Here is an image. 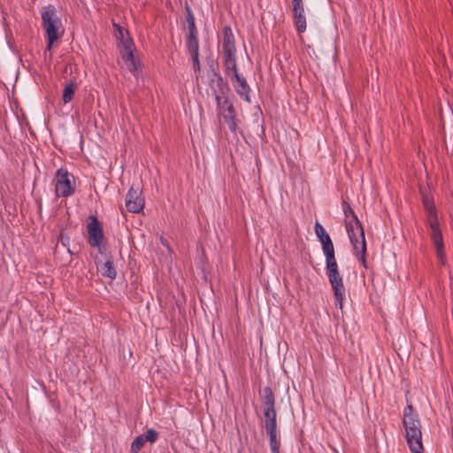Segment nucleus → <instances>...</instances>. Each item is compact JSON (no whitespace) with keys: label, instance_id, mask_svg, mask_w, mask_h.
Wrapping results in <instances>:
<instances>
[{"label":"nucleus","instance_id":"f257e3e1","mask_svg":"<svg viewBox=\"0 0 453 453\" xmlns=\"http://www.w3.org/2000/svg\"><path fill=\"white\" fill-rule=\"evenodd\" d=\"M222 54L226 73L231 76L233 85L237 94L245 101L250 102V87L245 78L240 76L238 73L234 37L229 27H225L223 29Z\"/></svg>","mask_w":453,"mask_h":453},{"label":"nucleus","instance_id":"f03ea898","mask_svg":"<svg viewBox=\"0 0 453 453\" xmlns=\"http://www.w3.org/2000/svg\"><path fill=\"white\" fill-rule=\"evenodd\" d=\"M403 423L405 429L406 441L412 453H423L421 425L411 405L403 411Z\"/></svg>","mask_w":453,"mask_h":453},{"label":"nucleus","instance_id":"7ed1b4c3","mask_svg":"<svg viewBox=\"0 0 453 453\" xmlns=\"http://www.w3.org/2000/svg\"><path fill=\"white\" fill-rule=\"evenodd\" d=\"M42 25L47 35L46 50H50L61 36L62 23L55 6L49 4L42 8Z\"/></svg>","mask_w":453,"mask_h":453},{"label":"nucleus","instance_id":"20e7f679","mask_svg":"<svg viewBox=\"0 0 453 453\" xmlns=\"http://www.w3.org/2000/svg\"><path fill=\"white\" fill-rule=\"evenodd\" d=\"M54 185L58 197H68L75 192L74 176L63 168L56 172Z\"/></svg>","mask_w":453,"mask_h":453},{"label":"nucleus","instance_id":"39448f33","mask_svg":"<svg viewBox=\"0 0 453 453\" xmlns=\"http://www.w3.org/2000/svg\"><path fill=\"white\" fill-rule=\"evenodd\" d=\"M326 269L329 282L334 290L336 305L342 309L345 288L343 286L342 278L338 271L337 263L334 262L326 264Z\"/></svg>","mask_w":453,"mask_h":453},{"label":"nucleus","instance_id":"423d86ee","mask_svg":"<svg viewBox=\"0 0 453 453\" xmlns=\"http://www.w3.org/2000/svg\"><path fill=\"white\" fill-rule=\"evenodd\" d=\"M215 99L217 102L219 115L224 119L229 129L232 132H234L237 128V123L232 103L225 96L217 95Z\"/></svg>","mask_w":453,"mask_h":453},{"label":"nucleus","instance_id":"0eeeda50","mask_svg":"<svg viewBox=\"0 0 453 453\" xmlns=\"http://www.w3.org/2000/svg\"><path fill=\"white\" fill-rule=\"evenodd\" d=\"M349 241L352 244L353 253L357 258L366 267V242L363 227H356V230L348 233Z\"/></svg>","mask_w":453,"mask_h":453},{"label":"nucleus","instance_id":"6e6552de","mask_svg":"<svg viewBox=\"0 0 453 453\" xmlns=\"http://www.w3.org/2000/svg\"><path fill=\"white\" fill-rule=\"evenodd\" d=\"M428 225L432 231V240L436 249L437 257L441 260V264L445 263V253L443 250V241L441 233L439 229V221L434 212L427 214Z\"/></svg>","mask_w":453,"mask_h":453},{"label":"nucleus","instance_id":"1a4fd4ad","mask_svg":"<svg viewBox=\"0 0 453 453\" xmlns=\"http://www.w3.org/2000/svg\"><path fill=\"white\" fill-rule=\"evenodd\" d=\"M120 46V51L122 55V58L124 59L127 67L131 72L136 71V62L134 57V44L132 41V39L129 36H127V38H122V40L119 42Z\"/></svg>","mask_w":453,"mask_h":453},{"label":"nucleus","instance_id":"9d476101","mask_svg":"<svg viewBox=\"0 0 453 453\" xmlns=\"http://www.w3.org/2000/svg\"><path fill=\"white\" fill-rule=\"evenodd\" d=\"M87 227L89 244L92 247L98 248L101 252V243L104 239V233L98 219L95 216H90Z\"/></svg>","mask_w":453,"mask_h":453},{"label":"nucleus","instance_id":"9b49d317","mask_svg":"<svg viewBox=\"0 0 453 453\" xmlns=\"http://www.w3.org/2000/svg\"><path fill=\"white\" fill-rule=\"evenodd\" d=\"M144 206V199L141 197V190L131 187L126 196V207L128 211L139 213Z\"/></svg>","mask_w":453,"mask_h":453},{"label":"nucleus","instance_id":"f8f14e48","mask_svg":"<svg viewBox=\"0 0 453 453\" xmlns=\"http://www.w3.org/2000/svg\"><path fill=\"white\" fill-rule=\"evenodd\" d=\"M293 6V18L296 30L299 34L306 30V19L303 0H291Z\"/></svg>","mask_w":453,"mask_h":453},{"label":"nucleus","instance_id":"ddd939ff","mask_svg":"<svg viewBox=\"0 0 453 453\" xmlns=\"http://www.w3.org/2000/svg\"><path fill=\"white\" fill-rule=\"evenodd\" d=\"M158 438V433L154 429H149L145 434L137 436L131 444V453H138L144 444L149 441L154 443Z\"/></svg>","mask_w":453,"mask_h":453},{"label":"nucleus","instance_id":"4468645a","mask_svg":"<svg viewBox=\"0 0 453 453\" xmlns=\"http://www.w3.org/2000/svg\"><path fill=\"white\" fill-rule=\"evenodd\" d=\"M265 415V428L267 433H274L277 432V424H276V411L269 410L264 411Z\"/></svg>","mask_w":453,"mask_h":453},{"label":"nucleus","instance_id":"2eb2a0df","mask_svg":"<svg viewBox=\"0 0 453 453\" xmlns=\"http://www.w3.org/2000/svg\"><path fill=\"white\" fill-rule=\"evenodd\" d=\"M322 250L324 252V255L326 257V264H330L336 262L335 257H334V249L332 242V240H326L322 242Z\"/></svg>","mask_w":453,"mask_h":453},{"label":"nucleus","instance_id":"dca6fc26","mask_svg":"<svg viewBox=\"0 0 453 453\" xmlns=\"http://www.w3.org/2000/svg\"><path fill=\"white\" fill-rule=\"evenodd\" d=\"M263 409L264 411L275 410L274 396L270 388H265L264 389Z\"/></svg>","mask_w":453,"mask_h":453},{"label":"nucleus","instance_id":"f3484780","mask_svg":"<svg viewBox=\"0 0 453 453\" xmlns=\"http://www.w3.org/2000/svg\"><path fill=\"white\" fill-rule=\"evenodd\" d=\"M102 274L111 280H113L117 276V272L113 266L111 260H107L101 267Z\"/></svg>","mask_w":453,"mask_h":453},{"label":"nucleus","instance_id":"a211bd4d","mask_svg":"<svg viewBox=\"0 0 453 453\" xmlns=\"http://www.w3.org/2000/svg\"><path fill=\"white\" fill-rule=\"evenodd\" d=\"M187 46L190 55L199 54V44L196 35L188 36Z\"/></svg>","mask_w":453,"mask_h":453},{"label":"nucleus","instance_id":"6ab92c4d","mask_svg":"<svg viewBox=\"0 0 453 453\" xmlns=\"http://www.w3.org/2000/svg\"><path fill=\"white\" fill-rule=\"evenodd\" d=\"M75 87L76 86L73 82H71L70 84L65 87L62 97L63 103L65 104L72 101L75 93Z\"/></svg>","mask_w":453,"mask_h":453},{"label":"nucleus","instance_id":"aec40b11","mask_svg":"<svg viewBox=\"0 0 453 453\" xmlns=\"http://www.w3.org/2000/svg\"><path fill=\"white\" fill-rule=\"evenodd\" d=\"M347 233H351L356 230V227H363L357 216H352L350 219L345 220Z\"/></svg>","mask_w":453,"mask_h":453},{"label":"nucleus","instance_id":"412c9836","mask_svg":"<svg viewBox=\"0 0 453 453\" xmlns=\"http://www.w3.org/2000/svg\"><path fill=\"white\" fill-rule=\"evenodd\" d=\"M314 228H315V234H316L317 237L319 239L321 243L324 241L331 239L329 234L326 232L325 228L319 222L315 223Z\"/></svg>","mask_w":453,"mask_h":453},{"label":"nucleus","instance_id":"4be33fe9","mask_svg":"<svg viewBox=\"0 0 453 453\" xmlns=\"http://www.w3.org/2000/svg\"><path fill=\"white\" fill-rule=\"evenodd\" d=\"M270 439V447L273 453L279 452V441H277V432L267 433Z\"/></svg>","mask_w":453,"mask_h":453},{"label":"nucleus","instance_id":"5701e85b","mask_svg":"<svg viewBox=\"0 0 453 453\" xmlns=\"http://www.w3.org/2000/svg\"><path fill=\"white\" fill-rule=\"evenodd\" d=\"M188 35H196V28L195 25V19L191 12L188 10Z\"/></svg>","mask_w":453,"mask_h":453},{"label":"nucleus","instance_id":"b1692460","mask_svg":"<svg viewBox=\"0 0 453 453\" xmlns=\"http://www.w3.org/2000/svg\"><path fill=\"white\" fill-rule=\"evenodd\" d=\"M114 27L117 30L116 37L119 42L122 40V38H127V36H128L127 31H126L123 27L116 24H114Z\"/></svg>","mask_w":453,"mask_h":453},{"label":"nucleus","instance_id":"393cba45","mask_svg":"<svg viewBox=\"0 0 453 453\" xmlns=\"http://www.w3.org/2000/svg\"><path fill=\"white\" fill-rule=\"evenodd\" d=\"M192 63H193V69L195 72H200L201 71V65L199 62V54L190 55Z\"/></svg>","mask_w":453,"mask_h":453},{"label":"nucleus","instance_id":"a878e982","mask_svg":"<svg viewBox=\"0 0 453 453\" xmlns=\"http://www.w3.org/2000/svg\"><path fill=\"white\" fill-rule=\"evenodd\" d=\"M423 203L427 214L434 212V203L428 197H425Z\"/></svg>","mask_w":453,"mask_h":453},{"label":"nucleus","instance_id":"bb28decb","mask_svg":"<svg viewBox=\"0 0 453 453\" xmlns=\"http://www.w3.org/2000/svg\"><path fill=\"white\" fill-rule=\"evenodd\" d=\"M343 211H344V215H345V220L348 219H350V217H352V216H356L354 211H352V209L349 207V204L344 205Z\"/></svg>","mask_w":453,"mask_h":453}]
</instances>
